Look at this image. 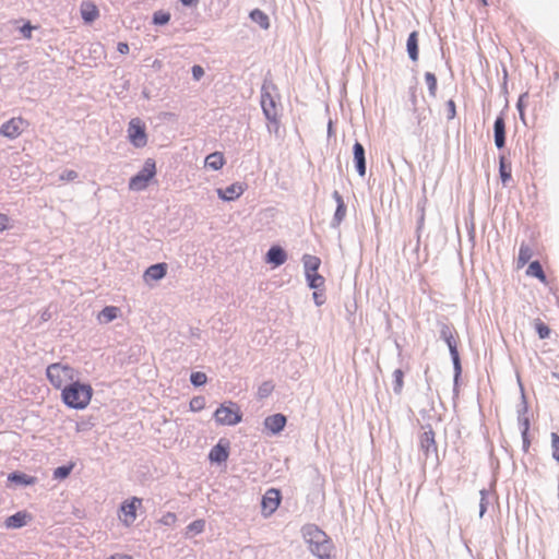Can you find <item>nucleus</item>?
I'll return each mask as SVG.
<instances>
[{
  "label": "nucleus",
  "instance_id": "nucleus-43",
  "mask_svg": "<svg viewBox=\"0 0 559 559\" xmlns=\"http://www.w3.org/2000/svg\"><path fill=\"white\" fill-rule=\"evenodd\" d=\"M535 330L540 338H547L550 335V329L542 320L537 319L534 322Z\"/></svg>",
  "mask_w": 559,
  "mask_h": 559
},
{
  "label": "nucleus",
  "instance_id": "nucleus-41",
  "mask_svg": "<svg viewBox=\"0 0 559 559\" xmlns=\"http://www.w3.org/2000/svg\"><path fill=\"white\" fill-rule=\"evenodd\" d=\"M528 430H530V421H528V419H525L523 421V430H522V440H523L524 452H528L530 447H531V439L528 436Z\"/></svg>",
  "mask_w": 559,
  "mask_h": 559
},
{
  "label": "nucleus",
  "instance_id": "nucleus-42",
  "mask_svg": "<svg viewBox=\"0 0 559 559\" xmlns=\"http://www.w3.org/2000/svg\"><path fill=\"white\" fill-rule=\"evenodd\" d=\"M550 439H551V444H550L551 456L556 462L559 463V435L556 432H552L550 435Z\"/></svg>",
  "mask_w": 559,
  "mask_h": 559
},
{
  "label": "nucleus",
  "instance_id": "nucleus-35",
  "mask_svg": "<svg viewBox=\"0 0 559 559\" xmlns=\"http://www.w3.org/2000/svg\"><path fill=\"white\" fill-rule=\"evenodd\" d=\"M404 386V372L401 369H396L393 372V391L396 394H401Z\"/></svg>",
  "mask_w": 559,
  "mask_h": 559
},
{
  "label": "nucleus",
  "instance_id": "nucleus-25",
  "mask_svg": "<svg viewBox=\"0 0 559 559\" xmlns=\"http://www.w3.org/2000/svg\"><path fill=\"white\" fill-rule=\"evenodd\" d=\"M526 275L531 277L538 278L543 284H547V277L543 270L542 264L538 261H533L530 263Z\"/></svg>",
  "mask_w": 559,
  "mask_h": 559
},
{
  "label": "nucleus",
  "instance_id": "nucleus-24",
  "mask_svg": "<svg viewBox=\"0 0 559 559\" xmlns=\"http://www.w3.org/2000/svg\"><path fill=\"white\" fill-rule=\"evenodd\" d=\"M406 47H407V52H408L409 58L413 61H417L418 53H419V51H418V32L414 31L409 34V36L407 38Z\"/></svg>",
  "mask_w": 559,
  "mask_h": 559
},
{
  "label": "nucleus",
  "instance_id": "nucleus-33",
  "mask_svg": "<svg viewBox=\"0 0 559 559\" xmlns=\"http://www.w3.org/2000/svg\"><path fill=\"white\" fill-rule=\"evenodd\" d=\"M73 467L74 463L72 462L56 467L52 473L53 479H66L71 474Z\"/></svg>",
  "mask_w": 559,
  "mask_h": 559
},
{
  "label": "nucleus",
  "instance_id": "nucleus-10",
  "mask_svg": "<svg viewBox=\"0 0 559 559\" xmlns=\"http://www.w3.org/2000/svg\"><path fill=\"white\" fill-rule=\"evenodd\" d=\"M23 118H11L5 121L0 127V134L10 140H14L22 133L21 124L23 123Z\"/></svg>",
  "mask_w": 559,
  "mask_h": 559
},
{
  "label": "nucleus",
  "instance_id": "nucleus-11",
  "mask_svg": "<svg viewBox=\"0 0 559 559\" xmlns=\"http://www.w3.org/2000/svg\"><path fill=\"white\" fill-rule=\"evenodd\" d=\"M32 514L28 513L27 511H17L5 519L4 526L8 530H17L27 525V523L32 521Z\"/></svg>",
  "mask_w": 559,
  "mask_h": 559
},
{
  "label": "nucleus",
  "instance_id": "nucleus-19",
  "mask_svg": "<svg viewBox=\"0 0 559 559\" xmlns=\"http://www.w3.org/2000/svg\"><path fill=\"white\" fill-rule=\"evenodd\" d=\"M353 151H354V160L356 163V169L360 176H365V174H366L365 148L359 142H356L354 144Z\"/></svg>",
  "mask_w": 559,
  "mask_h": 559
},
{
  "label": "nucleus",
  "instance_id": "nucleus-31",
  "mask_svg": "<svg viewBox=\"0 0 559 559\" xmlns=\"http://www.w3.org/2000/svg\"><path fill=\"white\" fill-rule=\"evenodd\" d=\"M511 164L507 162L504 156H500L499 158V174L503 185H506L511 179Z\"/></svg>",
  "mask_w": 559,
  "mask_h": 559
},
{
  "label": "nucleus",
  "instance_id": "nucleus-50",
  "mask_svg": "<svg viewBox=\"0 0 559 559\" xmlns=\"http://www.w3.org/2000/svg\"><path fill=\"white\" fill-rule=\"evenodd\" d=\"M117 50L122 55H127L129 52L130 48L127 43L120 41L117 45Z\"/></svg>",
  "mask_w": 559,
  "mask_h": 559
},
{
  "label": "nucleus",
  "instance_id": "nucleus-40",
  "mask_svg": "<svg viewBox=\"0 0 559 559\" xmlns=\"http://www.w3.org/2000/svg\"><path fill=\"white\" fill-rule=\"evenodd\" d=\"M205 397L199 395L191 399L189 407L191 412H200L205 407Z\"/></svg>",
  "mask_w": 559,
  "mask_h": 559
},
{
  "label": "nucleus",
  "instance_id": "nucleus-49",
  "mask_svg": "<svg viewBox=\"0 0 559 559\" xmlns=\"http://www.w3.org/2000/svg\"><path fill=\"white\" fill-rule=\"evenodd\" d=\"M313 299L316 305L318 306H321L325 301L324 294L319 289H316V292H313Z\"/></svg>",
  "mask_w": 559,
  "mask_h": 559
},
{
  "label": "nucleus",
  "instance_id": "nucleus-37",
  "mask_svg": "<svg viewBox=\"0 0 559 559\" xmlns=\"http://www.w3.org/2000/svg\"><path fill=\"white\" fill-rule=\"evenodd\" d=\"M170 21V13L158 10L153 13L152 23L154 25L163 26L166 25Z\"/></svg>",
  "mask_w": 559,
  "mask_h": 559
},
{
  "label": "nucleus",
  "instance_id": "nucleus-17",
  "mask_svg": "<svg viewBox=\"0 0 559 559\" xmlns=\"http://www.w3.org/2000/svg\"><path fill=\"white\" fill-rule=\"evenodd\" d=\"M495 144L502 148L506 144V121L502 116L497 117L493 124Z\"/></svg>",
  "mask_w": 559,
  "mask_h": 559
},
{
  "label": "nucleus",
  "instance_id": "nucleus-26",
  "mask_svg": "<svg viewBox=\"0 0 559 559\" xmlns=\"http://www.w3.org/2000/svg\"><path fill=\"white\" fill-rule=\"evenodd\" d=\"M120 312V309L116 306H106L103 308V310L98 313V321L100 323H109L117 319L118 313Z\"/></svg>",
  "mask_w": 559,
  "mask_h": 559
},
{
  "label": "nucleus",
  "instance_id": "nucleus-32",
  "mask_svg": "<svg viewBox=\"0 0 559 559\" xmlns=\"http://www.w3.org/2000/svg\"><path fill=\"white\" fill-rule=\"evenodd\" d=\"M205 528V521L202 519L192 521L187 527H186V537H192L193 535L201 534Z\"/></svg>",
  "mask_w": 559,
  "mask_h": 559
},
{
  "label": "nucleus",
  "instance_id": "nucleus-23",
  "mask_svg": "<svg viewBox=\"0 0 559 559\" xmlns=\"http://www.w3.org/2000/svg\"><path fill=\"white\" fill-rule=\"evenodd\" d=\"M263 433L267 436H275L280 433V413L267 416L264 419Z\"/></svg>",
  "mask_w": 559,
  "mask_h": 559
},
{
  "label": "nucleus",
  "instance_id": "nucleus-54",
  "mask_svg": "<svg viewBox=\"0 0 559 559\" xmlns=\"http://www.w3.org/2000/svg\"><path fill=\"white\" fill-rule=\"evenodd\" d=\"M285 424H286V418H285V416L282 415V429L284 428Z\"/></svg>",
  "mask_w": 559,
  "mask_h": 559
},
{
  "label": "nucleus",
  "instance_id": "nucleus-28",
  "mask_svg": "<svg viewBox=\"0 0 559 559\" xmlns=\"http://www.w3.org/2000/svg\"><path fill=\"white\" fill-rule=\"evenodd\" d=\"M533 257V250L528 245L522 243L516 260L518 269H522Z\"/></svg>",
  "mask_w": 559,
  "mask_h": 559
},
{
  "label": "nucleus",
  "instance_id": "nucleus-12",
  "mask_svg": "<svg viewBox=\"0 0 559 559\" xmlns=\"http://www.w3.org/2000/svg\"><path fill=\"white\" fill-rule=\"evenodd\" d=\"M7 481L10 484H13L15 486L27 487V486H36L38 479H37V477L31 476L24 472L14 471L7 476Z\"/></svg>",
  "mask_w": 559,
  "mask_h": 559
},
{
  "label": "nucleus",
  "instance_id": "nucleus-5",
  "mask_svg": "<svg viewBox=\"0 0 559 559\" xmlns=\"http://www.w3.org/2000/svg\"><path fill=\"white\" fill-rule=\"evenodd\" d=\"M156 175V163L153 158L145 159L142 168L130 178L129 189L132 191H143L147 188L148 182Z\"/></svg>",
  "mask_w": 559,
  "mask_h": 559
},
{
  "label": "nucleus",
  "instance_id": "nucleus-6",
  "mask_svg": "<svg viewBox=\"0 0 559 559\" xmlns=\"http://www.w3.org/2000/svg\"><path fill=\"white\" fill-rule=\"evenodd\" d=\"M214 419L218 425L235 426L242 419V414L236 403L229 402V405L221 404L214 412Z\"/></svg>",
  "mask_w": 559,
  "mask_h": 559
},
{
  "label": "nucleus",
  "instance_id": "nucleus-21",
  "mask_svg": "<svg viewBox=\"0 0 559 559\" xmlns=\"http://www.w3.org/2000/svg\"><path fill=\"white\" fill-rule=\"evenodd\" d=\"M226 160L224 154L222 152H213L205 157L204 165L205 167L212 170H219L225 165Z\"/></svg>",
  "mask_w": 559,
  "mask_h": 559
},
{
  "label": "nucleus",
  "instance_id": "nucleus-16",
  "mask_svg": "<svg viewBox=\"0 0 559 559\" xmlns=\"http://www.w3.org/2000/svg\"><path fill=\"white\" fill-rule=\"evenodd\" d=\"M167 269L168 266L165 262L152 264L145 270L144 278L145 281H159L166 276Z\"/></svg>",
  "mask_w": 559,
  "mask_h": 559
},
{
  "label": "nucleus",
  "instance_id": "nucleus-48",
  "mask_svg": "<svg viewBox=\"0 0 559 559\" xmlns=\"http://www.w3.org/2000/svg\"><path fill=\"white\" fill-rule=\"evenodd\" d=\"M191 74H192V78L195 80V81H199L202 79V76L204 75V69L199 66V64H194L192 68H191Z\"/></svg>",
  "mask_w": 559,
  "mask_h": 559
},
{
  "label": "nucleus",
  "instance_id": "nucleus-38",
  "mask_svg": "<svg viewBox=\"0 0 559 559\" xmlns=\"http://www.w3.org/2000/svg\"><path fill=\"white\" fill-rule=\"evenodd\" d=\"M207 377L202 371H193L190 374V382L193 386L199 388L206 383Z\"/></svg>",
  "mask_w": 559,
  "mask_h": 559
},
{
  "label": "nucleus",
  "instance_id": "nucleus-30",
  "mask_svg": "<svg viewBox=\"0 0 559 559\" xmlns=\"http://www.w3.org/2000/svg\"><path fill=\"white\" fill-rule=\"evenodd\" d=\"M305 273L319 271L321 260L317 255L306 254L302 258Z\"/></svg>",
  "mask_w": 559,
  "mask_h": 559
},
{
  "label": "nucleus",
  "instance_id": "nucleus-45",
  "mask_svg": "<svg viewBox=\"0 0 559 559\" xmlns=\"http://www.w3.org/2000/svg\"><path fill=\"white\" fill-rule=\"evenodd\" d=\"M79 177V174L73 169H66L59 175L61 181H73Z\"/></svg>",
  "mask_w": 559,
  "mask_h": 559
},
{
  "label": "nucleus",
  "instance_id": "nucleus-59",
  "mask_svg": "<svg viewBox=\"0 0 559 559\" xmlns=\"http://www.w3.org/2000/svg\"><path fill=\"white\" fill-rule=\"evenodd\" d=\"M284 260H285V257H284V254L282 253V258H281L282 263L284 262Z\"/></svg>",
  "mask_w": 559,
  "mask_h": 559
},
{
  "label": "nucleus",
  "instance_id": "nucleus-53",
  "mask_svg": "<svg viewBox=\"0 0 559 559\" xmlns=\"http://www.w3.org/2000/svg\"><path fill=\"white\" fill-rule=\"evenodd\" d=\"M449 105H450V110H452V114L454 115V114H455V105H454V102H453V100H450V102H449Z\"/></svg>",
  "mask_w": 559,
  "mask_h": 559
},
{
  "label": "nucleus",
  "instance_id": "nucleus-51",
  "mask_svg": "<svg viewBox=\"0 0 559 559\" xmlns=\"http://www.w3.org/2000/svg\"><path fill=\"white\" fill-rule=\"evenodd\" d=\"M183 7L195 8L200 0H179Z\"/></svg>",
  "mask_w": 559,
  "mask_h": 559
},
{
  "label": "nucleus",
  "instance_id": "nucleus-44",
  "mask_svg": "<svg viewBox=\"0 0 559 559\" xmlns=\"http://www.w3.org/2000/svg\"><path fill=\"white\" fill-rule=\"evenodd\" d=\"M38 28V26L32 25L29 21H26L20 28V33L23 38L31 39L33 29Z\"/></svg>",
  "mask_w": 559,
  "mask_h": 559
},
{
  "label": "nucleus",
  "instance_id": "nucleus-4",
  "mask_svg": "<svg viewBox=\"0 0 559 559\" xmlns=\"http://www.w3.org/2000/svg\"><path fill=\"white\" fill-rule=\"evenodd\" d=\"M79 372L70 365L61 362L50 364L46 369V377L55 389H63L64 385L78 380Z\"/></svg>",
  "mask_w": 559,
  "mask_h": 559
},
{
  "label": "nucleus",
  "instance_id": "nucleus-39",
  "mask_svg": "<svg viewBox=\"0 0 559 559\" xmlns=\"http://www.w3.org/2000/svg\"><path fill=\"white\" fill-rule=\"evenodd\" d=\"M425 82L428 86L430 96L435 97L437 94V78L431 72L425 73Z\"/></svg>",
  "mask_w": 559,
  "mask_h": 559
},
{
  "label": "nucleus",
  "instance_id": "nucleus-1",
  "mask_svg": "<svg viewBox=\"0 0 559 559\" xmlns=\"http://www.w3.org/2000/svg\"><path fill=\"white\" fill-rule=\"evenodd\" d=\"M302 537L311 554L319 559H332L335 549L332 539L316 524H307L301 530Z\"/></svg>",
  "mask_w": 559,
  "mask_h": 559
},
{
  "label": "nucleus",
  "instance_id": "nucleus-52",
  "mask_svg": "<svg viewBox=\"0 0 559 559\" xmlns=\"http://www.w3.org/2000/svg\"><path fill=\"white\" fill-rule=\"evenodd\" d=\"M107 559H132V557L129 555H124V554H115V555H111Z\"/></svg>",
  "mask_w": 559,
  "mask_h": 559
},
{
  "label": "nucleus",
  "instance_id": "nucleus-20",
  "mask_svg": "<svg viewBox=\"0 0 559 559\" xmlns=\"http://www.w3.org/2000/svg\"><path fill=\"white\" fill-rule=\"evenodd\" d=\"M333 199L335 200L337 206L336 211L333 217V226H340V224L343 222V219L346 216V205L344 203V200L338 191L333 192Z\"/></svg>",
  "mask_w": 559,
  "mask_h": 559
},
{
  "label": "nucleus",
  "instance_id": "nucleus-9",
  "mask_svg": "<svg viewBox=\"0 0 559 559\" xmlns=\"http://www.w3.org/2000/svg\"><path fill=\"white\" fill-rule=\"evenodd\" d=\"M230 442L226 438H221L218 442L210 450L209 460L212 463L222 464L229 456Z\"/></svg>",
  "mask_w": 559,
  "mask_h": 559
},
{
  "label": "nucleus",
  "instance_id": "nucleus-56",
  "mask_svg": "<svg viewBox=\"0 0 559 559\" xmlns=\"http://www.w3.org/2000/svg\"><path fill=\"white\" fill-rule=\"evenodd\" d=\"M48 318H49V314L45 312V313L43 314V319H44V320H47Z\"/></svg>",
  "mask_w": 559,
  "mask_h": 559
},
{
  "label": "nucleus",
  "instance_id": "nucleus-55",
  "mask_svg": "<svg viewBox=\"0 0 559 559\" xmlns=\"http://www.w3.org/2000/svg\"><path fill=\"white\" fill-rule=\"evenodd\" d=\"M480 3L484 5V7H487L488 5V1L487 0H479Z\"/></svg>",
  "mask_w": 559,
  "mask_h": 559
},
{
  "label": "nucleus",
  "instance_id": "nucleus-36",
  "mask_svg": "<svg viewBox=\"0 0 559 559\" xmlns=\"http://www.w3.org/2000/svg\"><path fill=\"white\" fill-rule=\"evenodd\" d=\"M274 388H275V384L271 380L262 382L258 388V393H257L258 397L260 400L266 399L267 396L271 395Z\"/></svg>",
  "mask_w": 559,
  "mask_h": 559
},
{
  "label": "nucleus",
  "instance_id": "nucleus-15",
  "mask_svg": "<svg viewBox=\"0 0 559 559\" xmlns=\"http://www.w3.org/2000/svg\"><path fill=\"white\" fill-rule=\"evenodd\" d=\"M266 495H274V497L264 496L261 510L264 516H270L280 507V491H266Z\"/></svg>",
  "mask_w": 559,
  "mask_h": 559
},
{
  "label": "nucleus",
  "instance_id": "nucleus-58",
  "mask_svg": "<svg viewBox=\"0 0 559 559\" xmlns=\"http://www.w3.org/2000/svg\"><path fill=\"white\" fill-rule=\"evenodd\" d=\"M82 428H84V425H81V426H80V425H78V427H76L78 431H81V430H82Z\"/></svg>",
  "mask_w": 559,
  "mask_h": 559
},
{
  "label": "nucleus",
  "instance_id": "nucleus-47",
  "mask_svg": "<svg viewBox=\"0 0 559 559\" xmlns=\"http://www.w3.org/2000/svg\"><path fill=\"white\" fill-rule=\"evenodd\" d=\"M11 218L3 213H0V233L10 229L12 226L10 225Z\"/></svg>",
  "mask_w": 559,
  "mask_h": 559
},
{
  "label": "nucleus",
  "instance_id": "nucleus-34",
  "mask_svg": "<svg viewBox=\"0 0 559 559\" xmlns=\"http://www.w3.org/2000/svg\"><path fill=\"white\" fill-rule=\"evenodd\" d=\"M266 263L273 264V266H280V243H274L269 249L265 255Z\"/></svg>",
  "mask_w": 559,
  "mask_h": 559
},
{
  "label": "nucleus",
  "instance_id": "nucleus-14",
  "mask_svg": "<svg viewBox=\"0 0 559 559\" xmlns=\"http://www.w3.org/2000/svg\"><path fill=\"white\" fill-rule=\"evenodd\" d=\"M419 445L426 457H428L430 453L437 452L435 432L431 428L421 433L419 438Z\"/></svg>",
  "mask_w": 559,
  "mask_h": 559
},
{
  "label": "nucleus",
  "instance_id": "nucleus-3",
  "mask_svg": "<svg viewBox=\"0 0 559 559\" xmlns=\"http://www.w3.org/2000/svg\"><path fill=\"white\" fill-rule=\"evenodd\" d=\"M271 90H276V86L269 84L265 80L261 88L260 104L263 115L267 120V131L277 135L280 131V120L277 118L276 102L271 93Z\"/></svg>",
  "mask_w": 559,
  "mask_h": 559
},
{
  "label": "nucleus",
  "instance_id": "nucleus-8",
  "mask_svg": "<svg viewBox=\"0 0 559 559\" xmlns=\"http://www.w3.org/2000/svg\"><path fill=\"white\" fill-rule=\"evenodd\" d=\"M142 500L136 497H132L129 500H124L120 506L121 515H119L120 520L126 526H130L134 523L136 519V510L138 507L141 506Z\"/></svg>",
  "mask_w": 559,
  "mask_h": 559
},
{
  "label": "nucleus",
  "instance_id": "nucleus-46",
  "mask_svg": "<svg viewBox=\"0 0 559 559\" xmlns=\"http://www.w3.org/2000/svg\"><path fill=\"white\" fill-rule=\"evenodd\" d=\"M176 521H177V515L173 512L165 513L159 520V522L165 526H171L176 523Z\"/></svg>",
  "mask_w": 559,
  "mask_h": 559
},
{
  "label": "nucleus",
  "instance_id": "nucleus-18",
  "mask_svg": "<svg viewBox=\"0 0 559 559\" xmlns=\"http://www.w3.org/2000/svg\"><path fill=\"white\" fill-rule=\"evenodd\" d=\"M443 340L449 346L451 356L455 364L459 362V352H457V340L453 333V331L449 328H444L441 332Z\"/></svg>",
  "mask_w": 559,
  "mask_h": 559
},
{
  "label": "nucleus",
  "instance_id": "nucleus-2",
  "mask_svg": "<svg viewBox=\"0 0 559 559\" xmlns=\"http://www.w3.org/2000/svg\"><path fill=\"white\" fill-rule=\"evenodd\" d=\"M93 388L88 383L75 380L68 383L61 390V399L64 405L73 409H84L91 402Z\"/></svg>",
  "mask_w": 559,
  "mask_h": 559
},
{
  "label": "nucleus",
  "instance_id": "nucleus-13",
  "mask_svg": "<svg viewBox=\"0 0 559 559\" xmlns=\"http://www.w3.org/2000/svg\"><path fill=\"white\" fill-rule=\"evenodd\" d=\"M243 193V187L239 182H234L225 189H217V195L221 200L231 202L237 200Z\"/></svg>",
  "mask_w": 559,
  "mask_h": 559
},
{
  "label": "nucleus",
  "instance_id": "nucleus-22",
  "mask_svg": "<svg viewBox=\"0 0 559 559\" xmlns=\"http://www.w3.org/2000/svg\"><path fill=\"white\" fill-rule=\"evenodd\" d=\"M98 15V8L93 2H83L81 7V16L85 23H93Z\"/></svg>",
  "mask_w": 559,
  "mask_h": 559
},
{
  "label": "nucleus",
  "instance_id": "nucleus-7",
  "mask_svg": "<svg viewBox=\"0 0 559 559\" xmlns=\"http://www.w3.org/2000/svg\"><path fill=\"white\" fill-rule=\"evenodd\" d=\"M128 140L136 148L147 144L146 126L140 118H133L128 124Z\"/></svg>",
  "mask_w": 559,
  "mask_h": 559
},
{
  "label": "nucleus",
  "instance_id": "nucleus-27",
  "mask_svg": "<svg viewBox=\"0 0 559 559\" xmlns=\"http://www.w3.org/2000/svg\"><path fill=\"white\" fill-rule=\"evenodd\" d=\"M308 285L312 289H322L324 288L325 280L324 277L319 274V271L314 272H307L305 273Z\"/></svg>",
  "mask_w": 559,
  "mask_h": 559
},
{
  "label": "nucleus",
  "instance_id": "nucleus-57",
  "mask_svg": "<svg viewBox=\"0 0 559 559\" xmlns=\"http://www.w3.org/2000/svg\"><path fill=\"white\" fill-rule=\"evenodd\" d=\"M82 428H84V425H81V426H80V425H78V427H76L78 431H81V430H82Z\"/></svg>",
  "mask_w": 559,
  "mask_h": 559
},
{
  "label": "nucleus",
  "instance_id": "nucleus-29",
  "mask_svg": "<svg viewBox=\"0 0 559 559\" xmlns=\"http://www.w3.org/2000/svg\"><path fill=\"white\" fill-rule=\"evenodd\" d=\"M250 19L257 23L261 28L267 29L270 26L269 16L260 9H254L250 12Z\"/></svg>",
  "mask_w": 559,
  "mask_h": 559
}]
</instances>
